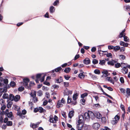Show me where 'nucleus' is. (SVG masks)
Here are the masks:
<instances>
[{"mask_svg": "<svg viewBox=\"0 0 130 130\" xmlns=\"http://www.w3.org/2000/svg\"><path fill=\"white\" fill-rule=\"evenodd\" d=\"M0 127L2 128V129H5L7 127V125L6 124H3L2 126L1 125V126Z\"/></svg>", "mask_w": 130, "mask_h": 130, "instance_id": "obj_52", "label": "nucleus"}, {"mask_svg": "<svg viewBox=\"0 0 130 130\" xmlns=\"http://www.w3.org/2000/svg\"><path fill=\"white\" fill-rule=\"evenodd\" d=\"M99 64L101 65H103L105 64V61L104 60H100Z\"/></svg>", "mask_w": 130, "mask_h": 130, "instance_id": "obj_32", "label": "nucleus"}, {"mask_svg": "<svg viewBox=\"0 0 130 130\" xmlns=\"http://www.w3.org/2000/svg\"><path fill=\"white\" fill-rule=\"evenodd\" d=\"M90 59L88 58H86L84 60V62L86 64H88L90 63Z\"/></svg>", "mask_w": 130, "mask_h": 130, "instance_id": "obj_13", "label": "nucleus"}, {"mask_svg": "<svg viewBox=\"0 0 130 130\" xmlns=\"http://www.w3.org/2000/svg\"><path fill=\"white\" fill-rule=\"evenodd\" d=\"M23 85L25 86L26 88L29 89H31V87L34 85V83L33 82H30L29 85H28V83L29 82V79L27 78H25L23 79Z\"/></svg>", "mask_w": 130, "mask_h": 130, "instance_id": "obj_2", "label": "nucleus"}, {"mask_svg": "<svg viewBox=\"0 0 130 130\" xmlns=\"http://www.w3.org/2000/svg\"><path fill=\"white\" fill-rule=\"evenodd\" d=\"M71 70V69L70 68H66L64 70V72L66 73H69Z\"/></svg>", "mask_w": 130, "mask_h": 130, "instance_id": "obj_42", "label": "nucleus"}, {"mask_svg": "<svg viewBox=\"0 0 130 130\" xmlns=\"http://www.w3.org/2000/svg\"><path fill=\"white\" fill-rule=\"evenodd\" d=\"M120 67H121V64L120 63H117L115 64V67L116 68H119Z\"/></svg>", "mask_w": 130, "mask_h": 130, "instance_id": "obj_47", "label": "nucleus"}, {"mask_svg": "<svg viewBox=\"0 0 130 130\" xmlns=\"http://www.w3.org/2000/svg\"><path fill=\"white\" fill-rule=\"evenodd\" d=\"M93 97L95 98L96 102H99V97L98 96H93Z\"/></svg>", "mask_w": 130, "mask_h": 130, "instance_id": "obj_50", "label": "nucleus"}, {"mask_svg": "<svg viewBox=\"0 0 130 130\" xmlns=\"http://www.w3.org/2000/svg\"><path fill=\"white\" fill-rule=\"evenodd\" d=\"M38 95L39 96H41L43 94L42 92V91L40 90L38 91L37 92Z\"/></svg>", "mask_w": 130, "mask_h": 130, "instance_id": "obj_41", "label": "nucleus"}, {"mask_svg": "<svg viewBox=\"0 0 130 130\" xmlns=\"http://www.w3.org/2000/svg\"><path fill=\"white\" fill-rule=\"evenodd\" d=\"M45 76V74H44V75H43L41 76V78L40 79V81L41 82H43L44 80V78Z\"/></svg>", "mask_w": 130, "mask_h": 130, "instance_id": "obj_28", "label": "nucleus"}, {"mask_svg": "<svg viewBox=\"0 0 130 130\" xmlns=\"http://www.w3.org/2000/svg\"><path fill=\"white\" fill-rule=\"evenodd\" d=\"M44 75V73L38 74L36 75V77L38 79L40 78L42 75Z\"/></svg>", "mask_w": 130, "mask_h": 130, "instance_id": "obj_39", "label": "nucleus"}, {"mask_svg": "<svg viewBox=\"0 0 130 130\" xmlns=\"http://www.w3.org/2000/svg\"><path fill=\"white\" fill-rule=\"evenodd\" d=\"M120 49V47L119 46H114L113 50L115 52H117Z\"/></svg>", "mask_w": 130, "mask_h": 130, "instance_id": "obj_24", "label": "nucleus"}, {"mask_svg": "<svg viewBox=\"0 0 130 130\" xmlns=\"http://www.w3.org/2000/svg\"><path fill=\"white\" fill-rule=\"evenodd\" d=\"M88 95V93H84L82 94L81 95V97L83 99L86 96Z\"/></svg>", "mask_w": 130, "mask_h": 130, "instance_id": "obj_33", "label": "nucleus"}, {"mask_svg": "<svg viewBox=\"0 0 130 130\" xmlns=\"http://www.w3.org/2000/svg\"><path fill=\"white\" fill-rule=\"evenodd\" d=\"M126 34L125 33H122L121 32L120 33L119 35V37L120 38H121L122 37H123L124 36H125Z\"/></svg>", "mask_w": 130, "mask_h": 130, "instance_id": "obj_31", "label": "nucleus"}, {"mask_svg": "<svg viewBox=\"0 0 130 130\" xmlns=\"http://www.w3.org/2000/svg\"><path fill=\"white\" fill-rule=\"evenodd\" d=\"M120 90L121 92L123 94H125L126 90L122 88H120Z\"/></svg>", "mask_w": 130, "mask_h": 130, "instance_id": "obj_45", "label": "nucleus"}, {"mask_svg": "<svg viewBox=\"0 0 130 130\" xmlns=\"http://www.w3.org/2000/svg\"><path fill=\"white\" fill-rule=\"evenodd\" d=\"M83 127H85L86 129H87V126L86 125L84 126V125H83L82 124H77L76 130H82V129Z\"/></svg>", "mask_w": 130, "mask_h": 130, "instance_id": "obj_7", "label": "nucleus"}, {"mask_svg": "<svg viewBox=\"0 0 130 130\" xmlns=\"http://www.w3.org/2000/svg\"><path fill=\"white\" fill-rule=\"evenodd\" d=\"M72 101L70 97L69 96H68V103H71Z\"/></svg>", "mask_w": 130, "mask_h": 130, "instance_id": "obj_58", "label": "nucleus"}, {"mask_svg": "<svg viewBox=\"0 0 130 130\" xmlns=\"http://www.w3.org/2000/svg\"><path fill=\"white\" fill-rule=\"evenodd\" d=\"M74 111L73 110L71 111L69 113V117L71 118L74 115Z\"/></svg>", "mask_w": 130, "mask_h": 130, "instance_id": "obj_17", "label": "nucleus"}, {"mask_svg": "<svg viewBox=\"0 0 130 130\" xmlns=\"http://www.w3.org/2000/svg\"><path fill=\"white\" fill-rule=\"evenodd\" d=\"M83 72L82 73H80L78 75V77L80 79H83L85 77V75L83 74Z\"/></svg>", "mask_w": 130, "mask_h": 130, "instance_id": "obj_21", "label": "nucleus"}, {"mask_svg": "<svg viewBox=\"0 0 130 130\" xmlns=\"http://www.w3.org/2000/svg\"><path fill=\"white\" fill-rule=\"evenodd\" d=\"M3 118L2 116H0V126H1V124L3 122Z\"/></svg>", "mask_w": 130, "mask_h": 130, "instance_id": "obj_57", "label": "nucleus"}, {"mask_svg": "<svg viewBox=\"0 0 130 130\" xmlns=\"http://www.w3.org/2000/svg\"><path fill=\"white\" fill-rule=\"evenodd\" d=\"M59 0H56L53 3V5L54 6L57 5V4L59 3Z\"/></svg>", "mask_w": 130, "mask_h": 130, "instance_id": "obj_53", "label": "nucleus"}, {"mask_svg": "<svg viewBox=\"0 0 130 130\" xmlns=\"http://www.w3.org/2000/svg\"><path fill=\"white\" fill-rule=\"evenodd\" d=\"M63 84L65 87H68L69 86V83L67 82H64Z\"/></svg>", "mask_w": 130, "mask_h": 130, "instance_id": "obj_54", "label": "nucleus"}, {"mask_svg": "<svg viewBox=\"0 0 130 130\" xmlns=\"http://www.w3.org/2000/svg\"><path fill=\"white\" fill-rule=\"evenodd\" d=\"M32 101L35 103L37 102L38 101V100L36 96L32 97Z\"/></svg>", "mask_w": 130, "mask_h": 130, "instance_id": "obj_38", "label": "nucleus"}, {"mask_svg": "<svg viewBox=\"0 0 130 130\" xmlns=\"http://www.w3.org/2000/svg\"><path fill=\"white\" fill-rule=\"evenodd\" d=\"M5 84H7L8 83V80L7 79H5L3 80Z\"/></svg>", "mask_w": 130, "mask_h": 130, "instance_id": "obj_64", "label": "nucleus"}, {"mask_svg": "<svg viewBox=\"0 0 130 130\" xmlns=\"http://www.w3.org/2000/svg\"><path fill=\"white\" fill-rule=\"evenodd\" d=\"M124 7H125L126 9L127 10H129L130 9V6L129 5H127L125 6H124Z\"/></svg>", "mask_w": 130, "mask_h": 130, "instance_id": "obj_62", "label": "nucleus"}, {"mask_svg": "<svg viewBox=\"0 0 130 130\" xmlns=\"http://www.w3.org/2000/svg\"><path fill=\"white\" fill-rule=\"evenodd\" d=\"M116 63V62L113 60H112L111 61H109L107 62V63L109 65L111 66H113L114 64Z\"/></svg>", "mask_w": 130, "mask_h": 130, "instance_id": "obj_18", "label": "nucleus"}, {"mask_svg": "<svg viewBox=\"0 0 130 130\" xmlns=\"http://www.w3.org/2000/svg\"><path fill=\"white\" fill-rule=\"evenodd\" d=\"M102 122L103 123H105L107 121V119L105 117H103L101 118Z\"/></svg>", "mask_w": 130, "mask_h": 130, "instance_id": "obj_40", "label": "nucleus"}, {"mask_svg": "<svg viewBox=\"0 0 130 130\" xmlns=\"http://www.w3.org/2000/svg\"><path fill=\"white\" fill-rule=\"evenodd\" d=\"M14 96L12 94H10L9 95V99L11 101H13L14 100Z\"/></svg>", "mask_w": 130, "mask_h": 130, "instance_id": "obj_30", "label": "nucleus"}, {"mask_svg": "<svg viewBox=\"0 0 130 130\" xmlns=\"http://www.w3.org/2000/svg\"><path fill=\"white\" fill-rule=\"evenodd\" d=\"M78 93H76L74 94L73 96V100H76L78 97Z\"/></svg>", "mask_w": 130, "mask_h": 130, "instance_id": "obj_16", "label": "nucleus"}, {"mask_svg": "<svg viewBox=\"0 0 130 130\" xmlns=\"http://www.w3.org/2000/svg\"><path fill=\"white\" fill-rule=\"evenodd\" d=\"M102 74L105 75V77H106L108 75V71L107 70H104L103 71H102Z\"/></svg>", "mask_w": 130, "mask_h": 130, "instance_id": "obj_27", "label": "nucleus"}, {"mask_svg": "<svg viewBox=\"0 0 130 130\" xmlns=\"http://www.w3.org/2000/svg\"><path fill=\"white\" fill-rule=\"evenodd\" d=\"M24 88L23 87L21 86L19 88H18V90L19 91H22L24 90Z\"/></svg>", "mask_w": 130, "mask_h": 130, "instance_id": "obj_55", "label": "nucleus"}, {"mask_svg": "<svg viewBox=\"0 0 130 130\" xmlns=\"http://www.w3.org/2000/svg\"><path fill=\"white\" fill-rule=\"evenodd\" d=\"M122 72L124 74H127L128 72V69L126 67H124L121 69Z\"/></svg>", "mask_w": 130, "mask_h": 130, "instance_id": "obj_12", "label": "nucleus"}, {"mask_svg": "<svg viewBox=\"0 0 130 130\" xmlns=\"http://www.w3.org/2000/svg\"><path fill=\"white\" fill-rule=\"evenodd\" d=\"M58 120V118L55 115L53 117L52 115H50L49 116V121L51 123H56Z\"/></svg>", "mask_w": 130, "mask_h": 130, "instance_id": "obj_3", "label": "nucleus"}, {"mask_svg": "<svg viewBox=\"0 0 130 130\" xmlns=\"http://www.w3.org/2000/svg\"><path fill=\"white\" fill-rule=\"evenodd\" d=\"M12 104V102L11 101L9 102L7 105V107L9 108H10Z\"/></svg>", "mask_w": 130, "mask_h": 130, "instance_id": "obj_23", "label": "nucleus"}, {"mask_svg": "<svg viewBox=\"0 0 130 130\" xmlns=\"http://www.w3.org/2000/svg\"><path fill=\"white\" fill-rule=\"evenodd\" d=\"M20 107H19V108L17 110V111H18L17 115H19V116H21L22 115V113L20 111Z\"/></svg>", "mask_w": 130, "mask_h": 130, "instance_id": "obj_44", "label": "nucleus"}, {"mask_svg": "<svg viewBox=\"0 0 130 130\" xmlns=\"http://www.w3.org/2000/svg\"><path fill=\"white\" fill-rule=\"evenodd\" d=\"M66 103L65 99L62 98L61 100H59L57 102V107L59 108L60 107H62L63 106V104H65Z\"/></svg>", "mask_w": 130, "mask_h": 130, "instance_id": "obj_5", "label": "nucleus"}, {"mask_svg": "<svg viewBox=\"0 0 130 130\" xmlns=\"http://www.w3.org/2000/svg\"><path fill=\"white\" fill-rule=\"evenodd\" d=\"M121 67H127V63H121Z\"/></svg>", "mask_w": 130, "mask_h": 130, "instance_id": "obj_51", "label": "nucleus"}, {"mask_svg": "<svg viewBox=\"0 0 130 130\" xmlns=\"http://www.w3.org/2000/svg\"><path fill=\"white\" fill-rule=\"evenodd\" d=\"M55 10V8L53 6H51L50 8V12L51 13L54 12Z\"/></svg>", "mask_w": 130, "mask_h": 130, "instance_id": "obj_19", "label": "nucleus"}, {"mask_svg": "<svg viewBox=\"0 0 130 130\" xmlns=\"http://www.w3.org/2000/svg\"><path fill=\"white\" fill-rule=\"evenodd\" d=\"M4 101L2 99H1L0 100V103L2 106L3 105H4Z\"/></svg>", "mask_w": 130, "mask_h": 130, "instance_id": "obj_60", "label": "nucleus"}, {"mask_svg": "<svg viewBox=\"0 0 130 130\" xmlns=\"http://www.w3.org/2000/svg\"><path fill=\"white\" fill-rule=\"evenodd\" d=\"M61 68L60 67H59L58 68H56L55 70H53V72H54V71H55L56 72H58L59 71L61 70Z\"/></svg>", "mask_w": 130, "mask_h": 130, "instance_id": "obj_34", "label": "nucleus"}, {"mask_svg": "<svg viewBox=\"0 0 130 130\" xmlns=\"http://www.w3.org/2000/svg\"><path fill=\"white\" fill-rule=\"evenodd\" d=\"M98 63V61L97 60L94 59L93 60L92 63L94 64H96Z\"/></svg>", "mask_w": 130, "mask_h": 130, "instance_id": "obj_49", "label": "nucleus"}, {"mask_svg": "<svg viewBox=\"0 0 130 130\" xmlns=\"http://www.w3.org/2000/svg\"><path fill=\"white\" fill-rule=\"evenodd\" d=\"M7 91V89L6 88H0V96H1L3 92H6Z\"/></svg>", "mask_w": 130, "mask_h": 130, "instance_id": "obj_11", "label": "nucleus"}, {"mask_svg": "<svg viewBox=\"0 0 130 130\" xmlns=\"http://www.w3.org/2000/svg\"><path fill=\"white\" fill-rule=\"evenodd\" d=\"M126 96L127 98H128L130 96V89L127 88L126 89Z\"/></svg>", "mask_w": 130, "mask_h": 130, "instance_id": "obj_15", "label": "nucleus"}, {"mask_svg": "<svg viewBox=\"0 0 130 130\" xmlns=\"http://www.w3.org/2000/svg\"><path fill=\"white\" fill-rule=\"evenodd\" d=\"M64 77L65 79L67 80H68L70 78V77L68 75H65Z\"/></svg>", "mask_w": 130, "mask_h": 130, "instance_id": "obj_61", "label": "nucleus"}, {"mask_svg": "<svg viewBox=\"0 0 130 130\" xmlns=\"http://www.w3.org/2000/svg\"><path fill=\"white\" fill-rule=\"evenodd\" d=\"M36 93L35 91H32L30 93V95H31V97H33L36 96Z\"/></svg>", "mask_w": 130, "mask_h": 130, "instance_id": "obj_25", "label": "nucleus"}, {"mask_svg": "<svg viewBox=\"0 0 130 130\" xmlns=\"http://www.w3.org/2000/svg\"><path fill=\"white\" fill-rule=\"evenodd\" d=\"M94 106L95 108H98L100 107V105L99 104H95L94 105Z\"/></svg>", "mask_w": 130, "mask_h": 130, "instance_id": "obj_63", "label": "nucleus"}, {"mask_svg": "<svg viewBox=\"0 0 130 130\" xmlns=\"http://www.w3.org/2000/svg\"><path fill=\"white\" fill-rule=\"evenodd\" d=\"M5 115H7V117L9 118L11 117L12 115V114L11 112H9V110L7 109L5 111Z\"/></svg>", "mask_w": 130, "mask_h": 130, "instance_id": "obj_10", "label": "nucleus"}, {"mask_svg": "<svg viewBox=\"0 0 130 130\" xmlns=\"http://www.w3.org/2000/svg\"><path fill=\"white\" fill-rule=\"evenodd\" d=\"M37 109L39 112L42 113L43 112L44 109L43 108L41 107H39L38 108H37Z\"/></svg>", "mask_w": 130, "mask_h": 130, "instance_id": "obj_26", "label": "nucleus"}, {"mask_svg": "<svg viewBox=\"0 0 130 130\" xmlns=\"http://www.w3.org/2000/svg\"><path fill=\"white\" fill-rule=\"evenodd\" d=\"M6 123L7 126H11L12 124V122L11 121H8Z\"/></svg>", "mask_w": 130, "mask_h": 130, "instance_id": "obj_37", "label": "nucleus"}, {"mask_svg": "<svg viewBox=\"0 0 130 130\" xmlns=\"http://www.w3.org/2000/svg\"><path fill=\"white\" fill-rule=\"evenodd\" d=\"M8 95L6 93L4 94L3 96V98L4 99H8Z\"/></svg>", "mask_w": 130, "mask_h": 130, "instance_id": "obj_35", "label": "nucleus"}, {"mask_svg": "<svg viewBox=\"0 0 130 130\" xmlns=\"http://www.w3.org/2000/svg\"><path fill=\"white\" fill-rule=\"evenodd\" d=\"M84 117L86 120L89 121L90 118L92 119L94 117H95L98 119H100L102 117V115L98 112H96L94 114L91 111H88L85 113Z\"/></svg>", "mask_w": 130, "mask_h": 130, "instance_id": "obj_1", "label": "nucleus"}, {"mask_svg": "<svg viewBox=\"0 0 130 130\" xmlns=\"http://www.w3.org/2000/svg\"><path fill=\"white\" fill-rule=\"evenodd\" d=\"M119 57H120V58L122 59L123 60L125 59V56L124 55H120Z\"/></svg>", "mask_w": 130, "mask_h": 130, "instance_id": "obj_59", "label": "nucleus"}, {"mask_svg": "<svg viewBox=\"0 0 130 130\" xmlns=\"http://www.w3.org/2000/svg\"><path fill=\"white\" fill-rule=\"evenodd\" d=\"M79 120L78 121L77 123V124H82L83 125H84L83 123V120L85 119L86 121H88L86 120L84 117V115L83 116L82 115H80L79 116Z\"/></svg>", "mask_w": 130, "mask_h": 130, "instance_id": "obj_4", "label": "nucleus"}, {"mask_svg": "<svg viewBox=\"0 0 130 130\" xmlns=\"http://www.w3.org/2000/svg\"><path fill=\"white\" fill-rule=\"evenodd\" d=\"M100 127V125L98 123H95L92 125L93 128L95 130H98Z\"/></svg>", "mask_w": 130, "mask_h": 130, "instance_id": "obj_8", "label": "nucleus"}, {"mask_svg": "<svg viewBox=\"0 0 130 130\" xmlns=\"http://www.w3.org/2000/svg\"><path fill=\"white\" fill-rule=\"evenodd\" d=\"M72 104L73 105H76L77 104L76 100H73L71 102Z\"/></svg>", "mask_w": 130, "mask_h": 130, "instance_id": "obj_56", "label": "nucleus"}, {"mask_svg": "<svg viewBox=\"0 0 130 130\" xmlns=\"http://www.w3.org/2000/svg\"><path fill=\"white\" fill-rule=\"evenodd\" d=\"M20 98V96L18 95H17L15 97H14V100L15 101L17 102L19 100Z\"/></svg>", "mask_w": 130, "mask_h": 130, "instance_id": "obj_20", "label": "nucleus"}, {"mask_svg": "<svg viewBox=\"0 0 130 130\" xmlns=\"http://www.w3.org/2000/svg\"><path fill=\"white\" fill-rule=\"evenodd\" d=\"M94 73L96 74H100L101 72L100 70L96 69L94 71Z\"/></svg>", "mask_w": 130, "mask_h": 130, "instance_id": "obj_29", "label": "nucleus"}, {"mask_svg": "<svg viewBox=\"0 0 130 130\" xmlns=\"http://www.w3.org/2000/svg\"><path fill=\"white\" fill-rule=\"evenodd\" d=\"M72 92V90H70L67 88H66L64 92V95H68L69 94H71Z\"/></svg>", "mask_w": 130, "mask_h": 130, "instance_id": "obj_9", "label": "nucleus"}, {"mask_svg": "<svg viewBox=\"0 0 130 130\" xmlns=\"http://www.w3.org/2000/svg\"><path fill=\"white\" fill-rule=\"evenodd\" d=\"M106 79L108 81L110 82L111 83H112L113 84H114V82L112 78L110 77H108Z\"/></svg>", "mask_w": 130, "mask_h": 130, "instance_id": "obj_22", "label": "nucleus"}, {"mask_svg": "<svg viewBox=\"0 0 130 130\" xmlns=\"http://www.w3.org/2000/svg\"><path fill=\"white\" fill-rule=\"evenodd\" d=\"M120 119V116L118 115H117L115 116L114 118L113 119V120L111 121V122L113 125L116 124L118 123Z\"/></svg>", "mask_w": 130, "mask_h": 130, "instance_id": "obj_6", "label": "nucleus"}, {"mask_svg": "<svg viewBox=\"0 0 130 130\" xmlns=\"http://www.w3.org/2000/svg\"><path fill=\"white\" fill-rule=\"evenodd\" d=\"M11 86L12 87H14L15 86V83L14 81H12L10 84Z\"/></svg>", "mask_w": 130, "mask_h": 130, "instance_id": "obj_43", "label": "nucleus"}, {"mask_svg": "<svg viewBox=\"0 0 130 130\" xmlns=\"http://www.w3.org/2000/svg\"><path fill=\"white\" fill-rule=\"evenodd\" d=\"M19 107H20L16 105H13V108L15 110H17Z\"/></svg>", "mask_w": 130, "mask_h": 130, "instance_id": "obj_46", "label": "nucleus"}, {"mask_svg": "<svg viewBox=\"0 0 130 130\" xmlns=\"http://www.w3.org/2000/svg\"><path fill=\"white\" fill-rule=\"evenodd\" d=\"M62 78L61 77H60L59 78L56 80V82L57 83H60L62 82Z\"/></svg>", "mask_w": 130, "mask_h": 130, "instance_id": "obj_48", "label": "nucleus"}, {"mask_svg": "<svg viewBox=\"0 0 130 130\" xmlns=\"http://www.w3.org/2000/svg\"><path fill=\"white\" fill-rule=\"evenodd\" d=\"M124 41L125 42H128L129 40V38L127 36H124Z\"/></svg>", "mask_w": 130, "mask_h": 130, "instance_id": "obj_36", "label": "nucleus"}, {"mask_svg": "<svg viewBox=\"0 0 130 130\" xmlns=\"http://www.w3.org/2000/svg\"><path fill=\"white\" fill-rule=\"evenodd\" d=\"M39 124V123L38 122L36 124L32 123L30 125V126L33 128H35L38 126Z\"/></svg>", "mask_w": 130, "mask_h": 130, "instance_id": "obj_14", "label": "nucleus"}]
</instances>
